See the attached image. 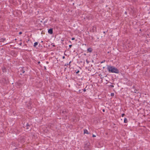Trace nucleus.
Instances as JSON below:
<instances>
[{
	"instance_id": "f257e3e1",
	"label": "nucleus",
	"mask_w": 150,
	"mask_h": 150,
	"mask_svg": "<svg viewBox=\"0 0 150 150\" xmlns=\"http://www.w3.org/2000/svg\"><path fill=\"white\" fill-rule=\"evenodd\" d=\"M107 69L109 72L116 74L119 73V70L113 66L107 65Z\"/></svg>"
},
{
	"instance_id": "f03ea898",
	"label": "nucleus",
	"mask_w": 150,
	"mask_h": 150,
	"mask_svg": "<svg viewBox=\"0 0 150 150\" xmlns=\"http://www.w3.org/2000/svg\"><path fill=\"white\" fill-rule=\"evenodd\" d=\"M24 84V81L22 80H19L17 82L16 84L19 87H20Z\"/></svg>"
},
{
	"instance_id": "7ed1b4c3",
	"label": "nucleus",
	"mask_w": 150,
	"mask_h": 150,
	"mask_svg": "<svg viewBox=\"0 0 150 150\" xmlns=\"http://www.w3.org/2000/svg\"><path fill=\"white\" fill-rule=\"evenodd\" d=\"M30 127V125H29L28 123H27L26 125V129L28 130H30V129L29 128V127Z\"/></svg>"
},
{
	"instance_id": "20e7f679",
	"label": "nucleus",
	"mask_w": 150,
	"mask_h": 150,
	"mask_svg": "<svg viewBox=\"0 0 150 150\" xmlns=\"http://www.w3.org/2000/svg\"><path fill=\"white\" fill-rule=\"evenodd\" d=\"M53 28H51L48 30V33L50 34H52L53 33Z\"/></svg>"
},
{
	"instance_id": "39448f33",
	"label": "nucleus",
	"mask_w": 150,
	"mask_h": 150,
	"mask_svg": "<svg viewBox=\"0 0 150 150\" xmlns=\"http://www.w3.org/2000/svg\"><path fill=\"white\" fill-rule=\"evenodd\" d=\"M92 50H93V49L91 47H90V48H88L87 50L88 52H91L92 51Z\"/></svg>"
},
{
	"instance_id": "423d86ee",
	"label": "nucleus",
	"mask_w": 150,
	"mask_h": 150,
	"mask_svg": "<svg viewBox=\"0 0 150 150\" xmlns=\"http://www.w3.org/2000/svg\"><path fill=\"white\" fill-rule=\"evenodd\" d=\"M84 134H89V133H88V131H87V130L86 129H85L84 130Z\"/></svg>"
},
{
	"instance_id": "0eeeda50",
	"label": "nucleus",
	"mask_w": 150,
	"mask_h": 150,
	"mask_svg": "<svg viewBox=\"0 0 150 150\" xmlns=\"http://www.w3.org/2000/svg\"><path fill=\"white\" fill-rule=\"evenodd\" d=\"M38 42H36L34 43V45H33V46L34 47H36V46H37L38 45Z\"/></svg>"
},
{
	"instance_id": "6e6552de",
	"label": "nucleus",
	"mask_w": 150,
	"mask_h": 150,
	"mask_svg": "<svg viewBox=\"0 0 150 150\" xmlns=\"http://www.w3.org/2000/svg\"><path fill=\"white\" fill-rule=\"evenodd\" d=\"M124 122L125 123H127V120L126 118H124Z\"/></svg>"
},
{
	"instance_id": "1a4fd4ad",
	"label": "nucleus",
	"mask_w": 150,
	"mask_h": 150,
	"mask_svg": "<svg viewBox=\"0 0 150 150\" xmlns=\"http://www.w3.org/2000/svg\"><path fill=\"white\" fill-rule=\"evenodd\" d=\"M21 71L22 72L23 74H24L25 72V71L24 70L23 68H21Z\"/></svg>"
},
{
	"instance_id": "9d476101",
	"label": "nucleus",
	"mask_w": 150,
	"mask_h": 150,
	"mask_svg": "<svg viewBox=\"0 0 150 150\" xmlns=\"http://www.w3.org/2000/svg\"><path fill=\"white\" fill-rule=\"evenodd\" d=\"M2 71L3 72H4L6 70V68L5 67H3L2 68Z\"/></svg>"
},
{
	"instance_id": "9b49d317",
	"label": "nucleus",
	"mask_w": 150,
	"mask_h": 150,
	"mask_svg": "<svg viewBox=\"0 0 150 150\" xmlns=\"http://www.w3.org/2000/svg\"><path fill=\"white\" fill-rule=\"evenodd\" d=\"M1 40L2 41V42H3L4 41L6 40V39L5 38H1Z\"/></svg>"
},
{
	"instance_id": "f8f14e48",
	"label": "nucleus",
	"mask_w": 150,
	"mask_h": 150,
	"mask_svg": "<svg viewBox=\"0 0 150 150\" xmlns=\"http://www.w3.org/2000/svg\"><path fill=\"white\" fill-rule=\"evenodd\" d=\"M71 63V61L70 62H69V63H67V64H66L64 65V66H67L68 65H70V64Z\"/></svg>"
},
{
	"instance_id": "ddd939ff",
	"label": "nucleus",
	"mask_w": 150,
	"mask_h": 150,
	"mask_svg": "<svg viewBox=\"0 0 150 150\" xmlns=\"http://www.w3.org/2000/svg\"><path fill=\"white\" fill-rule=\"evenodd\" d=\"M79 93H81L82 92V90L80 89L79 91Z\"/></svg>"
},
{
	"instance_id": "4468645a",
	"label": "nucleus",
	"mask_w": 150,
	"mask_h": 150,
	"mask_svg": "<svg viewBox=\"0 0 150 150\" xmlns=\"http://www.w3.org/2000/svg\"><path fill=\"white\" fill-rule=\"evenodd\" d=\"M62 113L64 114L65 113H67V112L66 111H62Z\"/></svg>"
},
{
	"instance_id": "2eb2a0df",
	"label": "nucleus",
	"mask_w": 150,
	"mask_h": 150,
	"mask_svg": "<svg viewBox=\"0 0 150 150\" xmlns=\"http://www.w3.org/2000/svg\"><path fill=\"white\" fill-rule=\"evenodd\" d=\"M114 94L113 93H111V96H114Z\"/></svg>"
},
{
	"instance_id": "dca6fc26",
	"label": "nucleus",
	"mask_w": 150,
	"mask_h": 150,
	"mask_svg": "<svg viewBox=\"0 0 150 150\" xmlns=\"http://www.w3.org/2000/svg\"><path fill=\"white\" fill-rule=\"evenodd\" d=\"M86 62L87 64H88L89 62V61H88L87 59L86 60Z\"/></svg>"
},
{
	"instance_id": "f3484780",
	"label": "nucleus",
	"mask_w": 150,
	"mask_h": 150,
	"mask_svg": "<svg viewBox=\"0 0 150 150\" xmlns=\"http://www.w3.org/2000/svg\"><path fill=\"white\" fill-rule=\"evenodd\" d=\"M39 47H40L41 48L42 47V46L40 44H39Z\"/></svg>"
},
{
	"instance_id": "a211bd4d",
	"label": "nucleus",
	"mask_w": 150,
	"mask_h": 150,
	"mask_svg": "<svg viewBox=\"0 0 150 150\" xmlns=\"http://www.w3.org/2000/svg\"><path fill=\"white\" fill-rule=\"evenodd\" d=\"M125 115V114L124 113H123L122 114V116L123 117H124Z\"/></svg>"
},
{
	"instance_id": "6ab92c4d",
	"label": "nucleus",
	"mask_w": 150,
	"mask_h": 150,
	"mask_svg": "<svg viewBox=\"0 0 150 150\" xmlns=\"http://www.w3.org/2000/svg\"><path fill=\"white\" fill-rule=\"evenodd\" d=\"M79 70H78L76 72V74H78V73H79Z\"/></svg>"
},
{
	"instance_id": "aec40b11",
	"label": "nucleus",
	"mask_w": 150,
	"mask_h": 150,
	"mask_svg": "<svg viewBox=\"0 0 150 150\" xmlns=\"http://www.w3.org/2000/svg\"><path fill=\"white\" fill-rule=\"evenodd\" d=\"M110 86L111 87H114V86L113 85H110Z\"/></svg>"
},
{
	"instance_id": "412c9836",
	"label": "nucleus",
	"mask_w": 150,
	"mask_h": 150,
	"mask_svg": "<svg viewBox=\"0 0 150 150\" xmlns=\"http://www.w3.org/2000/svg\"><path fill=\"white\" fill-rule=\"evenodd\" d=\"M72 46V45H69V47L70 48H71V47Z\"/></svg>"
},
{
	"instance_id": "4be33fe9",
	"label": "nucleus",
	"mask_w": 150,
	"mask_h": 150,
	"mask_svg": "<svg viewBox=\"0 0 150 150\" xmlns=\"http://www.w3.org/2000/svg\"><path fill=\"white\" fill-rule=\"evenodd\" d=\"M83 91L85 92H86V89L85 88H84L83 89Z\"/></svg>"
},
{
	"instance_id": "5701e85b",
	"label": "nucleus",
	"mask_w": 150,
	"mask_h": 150,
	"mask_svg": "<svg viewBox=\"0 0 150 150\" xmlns=\"http://www.w3.org/2000/svg\"><path fill=\"white\" fill-rule=\"evenodd\" d=\"M22 34V32H20L19 33V34L20 35Z\"/></svg>"
},
{
	"instance_id": "b1692460",
	"label": "nucleus",
	"mask_w": 150,
	"mask_h": 150,
	"mask_svg": "<svg viewBox=\"0 0 150 150\" xmlns=\"http://www.w3.org/2000/svg\"><path fill=\"white\" fill-rule=\"evenodd\" d=\"M92 137H96V136L94 134H93L92 135Z\"/></svg>"
},
{
	"instance_id": "393cba45",
	"label": "nucleus",
	"mask_w": 150,
	"mask_h": 150,
	"mask_svg": "<svg viewBox=\"0 0 150 150\" xmlns=\"http://www.w3.org/2000/svg\"><path fill=\"white\" fill-rule=\"evenodd\" d=\"M71 40H75V38H71Z\"/></svg>"
},
{
	"instance_id": "a878e982",
	"label": "nucleus",
	"mask_w": 150,
	"mask_h": 150,
	"mask_svg": "<svg viewBox=\"0 0 150 150\" xmlns=\"http://www.w3.org/2000/svg\"><path fill=\"white\" fill-rule=\"evenodd\" d=\"M93 28H95V30H96V27H94L93 26Z\"/></svg>"
},
{
	"instance_id": "bb28decb",
	"label": "nucleus",
	"mask_w": 150,
	"mask_h": 150,
	"mask_svg": "<svg viewBox=\"0 0 150 150\" xmlns=\"http://www.w3.org/2000/svg\"><path fill=\"white\" fill-rule=\"evenodd\" d=\"M62 58H63V59H65V56H63L62 57Z\"/></svg>"
},
{
	"instance_id": "cd10ccee",
	"label": "nucleus",
	"mask_w": 150,
	"mask_h": 150,
	"mask_svg": "<svg viewBox=\"0 0 150 150\" xmlns=\"http://www.w3.org/2000/svg\"><path fill=\"white\" fill-rule=\"evenodd\" d=\"M22 43H21L19 44V45L21 46L22 45Z\"/></svg>"
},
{
	"instance_id": "c85d7f7f",
	"label": "nucleus",
	"mask_w": 150,
	"mask_h": 150,
	"mask_svg": "<svg viewBox=\"0 0 150 150\" xmlns=\"http://www.w3.org/2000/svg\"><path fill=\"white\" fill-rule=\"evenodd\" d=\"M102 111L103 112H104L105 111V110L104 109H103V110Z\"/></svg>"
},
{
	"instance_id": "c756f323",
	"label": "nucleus",
	"mask_w": 150,
	"mask_h": 150,
	"mask_svg": "<svg viewBox=\"0 0 150 150\" xmlns=\"http://www.w3.org/2000/svg\"><path fill=\"white\" fill-rule=\"evenodd\" d=\"M105 62V60H104V61H103V62H101V63H103V62Z\"/></svg>"
},
{
	"instance_id": "7c9ffc66",
	"label": "nucleus",
	"mask_w": 150,
	"mask_h": 150,
	"mask_svg": "<svg viewBox=\"0 0 150 150\" xmlns=\"http://www.w3.org/2000/svg\"><path fill=\"white\" fill-rule=\"evenodd\" d=\"M40 63V62H38V64H39Z\"/></svg>"
},
{
	"instance_id": "2f4dec72",
	"label": "nucleus",
	"mask_w": 150,
	"mask_h": 150,
	"mask_svg": "<svg viewBox=\"0 0 150 150\" xmlns=\"http://www.w3.org/2000/svg\"><path fill=\"white\" fill-rule=\"evenodd\" d=\"M29 41V40L28 39L27 41V42H28V41Z\"/></svg>"
},
{
	"instance_id": "473e14b6",
	"label": "nucleus",
	"mask_w": 150,
	"mask_h": 150,
	"mask_svg": "<svg viewBox=\"0 0 150 150\" xmlns=\"http://www.w3.org/2000/svg\"><path fill=\"white\" fill-rule=\"evenodd\" d=\"M125 13H126V14H127V12H125Z\"/></svg>"
},
{
	"instance_id": "72a5a7b5",
	"label": "nucleus",
	"mask_w": 150,
	"mask_h": 150,
	"mask_svg": "<svg viewBox=\"0 0 150 150\" xmlns=\"http://www.w3.org/2000/svg\"><path fill=\"white\" fill-rule=\"evenodd\" d=\"M26 45H27L26 44H25V45H24V46H26Z\"/></svg>"
},
{
	"instance_id": "f704fd0d",
	"label": "nucleus",
	"mask_w": 150,
	"mask_h": 150,
	"mask_svg": "<svg viewBox=\"0 0 150 150\" xmlns=\"http://www.w3.org/2000/svg\"><path fill=\"white\" fill-rule=\"evenodd\" d=\"M88 144V143H87L86 144V145L87 144Z\"/></svg>"
},
{
	"instance_id": "c9c22d12",
	"label": "nucleus",
	"mask_w": 150,
	"mask_h": 150,
	"mask_svg": "<svg viewBox=\"0 0 150 150\" xmlns=\"http://www.w3.org/2000/svg\"><path fill=\"white\" fill-rule=\"evenodd\" d=\"M46 63H48V62H46Z\"/></svg>"
},
{
	"instance_id": "e433bc0d",
	"label": "nucleus",
	"mask_w": 150,
	"mask_h": 150,
	"mask_svg": "<svg viewBox=\"0 0 150 150\" xmlns=\"http://www.w3.org/2000/svg\"><path fill=\"white\" fill-rule=\"evenodd\" d=\"M103 33H105V32L104 31V32H103Z\"/></svg>"
},
{
	"instance_id": "4c0bfd02",
	"label": "nucleus",
	"mask_w": 150,
	"mask_h": 150,
	"mask_svg": "<svg viewBox=\"0 0 150 150\" xmlns=\"http://www.w3.org/2000/svg\"><path fill=\"white\" fill-rule=\"evenodd\" d=\"M2 40H1V41L0 40V42H2Z\"/></svg>"
},
{
	"instance_id": "58836bf2",
	"label": "nucleus",
	"mask_w": 150,
	"mask_h": 150,
	"mask_svg": "<svg viewBox=\"0 0 150 150\" xmlns=\"http://www.w3.org/2000/svg\"><path fill=\"white\" fill-rule=\"evenodd\" d=\"M41 42H43V41H41Z\"/></svg>"
},
{
	"instance_id": "ea45409f",
	"label": "nucleus",
	"mask_w": 150,
	"mask_h": 150,
	"mask_svg": "<svg viewBox=\"0 0 150 150\" xmlns=\"http://www.w3.org/2000/svg\"><path fill=\"white\" fill-rule=\"evenodd\" d=\"M84 55H86V54H84Z\"/></svg>"
},
{
	"instance_id": "a19ab883",
	"label": "nucleus",
	"mask_w": 150,
	"mask_h": 150,
	"mask_svg": "<svg viewBox=\"0 0 150 150\" xmlns=\"http://www.w3.org/2000/svg\"><path fill=\"white\" fill-rule=\"evenodd\" d=\"M83 63H84H84H85V62H84H84H83Z\"/></svg>"
},
{
	"instance_id": "79ce46f5",
	"label": "nucleus",
	"mask_w": 150,
	"mask_h": 150,
	"mask_svg": "<svg viewBox=\"0 0 150 150\" xmlns=\"http://www.w3.org/2000/svg\"><path fill=\"white\" fill-rule=\"evenodd\" d=\"M17 40V39H15V40Z\"/></svg>"
},
{
	"instance_id": "37998d69",
	"label": "nucleus",
	"mask_w": 150,
	"mask_h": 150,
	"mask_svg": "<svg viewBox=\"0 0 150 150\" xmlns=\"http://www.w3.org/2000/svg\"><path fill=\"white\" fill-rule=\"evenodd\" d=\"M69 42H71V41H69Z\"/></svg>"
},
{
	"instance_id": "c03bdc74",
	"label": "nucleus",
	"mask_w": 150,
	"mask_h": 150,
	"mask_svg": "<svg viewBox=\"0 0 150 150\" xmlns=\"http://www.w3.org/2000/svg\"><path fill=\"white\" fill-rule=\"evenodd\" d=\"M108 53H109V52H108Z\"/></svg>"
},
{
	"instance_id": "a18cd8bd",
	"label": "nucleus",
	"mask_w": 150,
	"mask_h": 150,
	"mask_svg": "<svg viewBox=\"0 0 150 150\" xmlns=\"http://www.w3.org/2000/svg\"><path fill=\"white\" fill-rule=\"evenodd\" d=\"M81 62H82V61H81Z\"/></svg>"
}]
</instances>
